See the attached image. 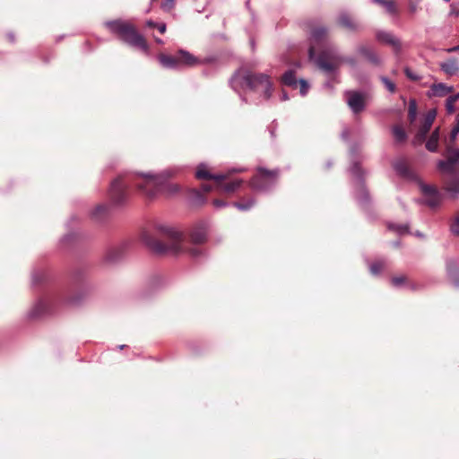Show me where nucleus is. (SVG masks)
Wrapping results in <instances>:
<instances>
[{
	"mask_svg": "<svg viewBox=\"0 0 459 459\" xmlns=\"http://www.w3.org/2000/svg\"><path fill=\"white\" fill-rule=\"evenodd\" d=\"M418 4H416V2H411L410 1V4H409V8H410V11L411 13H415L418 9Z\"/></svg>",
	"mask_w": 459,
	"mask_h": 459,
	"instance_id": "3c124183",
	"label": "nucleus"
},
{
	"mask_svg": "<svg viewBox=\"0 0 459 459\" xmlns=\"http://www.w3.org/2000/svg\"><path fill=\"white\" fill-rule=\"evenodd\" d=\"M357 152L358 148L356 146H352L351 149V155L352 158H355Z\"/></svg>",
	"mask_w": 459,
	"mask_h": 459,
	"instance_id": "5fc2aeb1",
	"label": "nucleus"
},
{
	"mask_svg": "<svg viewBox=\"0 0 459 459\" xmlns=\"http://www.w3.org/2000/svg\"><path fill=\"white\" fill-rule=\"evenodd\" d=\"M212 204L216 208H223L228 205V204L226 202H224L222 200H219V199H214Z\"/></svg>",
	"mask_w": 459,
	"mask_h": 459,
	"instance_id": "09e8293b",
	"label": "nucleus"
},
{
	"mask_svg": "<svg viewBox=\"0 0 459 459\" xmlns=\"http://www.w3.org/2000/svg\"><path fill=\"white\" fill-rule=\"evenodd\" d=\"M454 91L453 86H447L443 82L434 83L430 86L429 96L444 97Z\"/></svg>",
	"mask_w": 459,
	"mask_h": 459,
	"instance_id": "aec40b11",
	"label": "nucleus"
},
{
	"mask_svg": "<svg viewBox=\"0 0 459 459\" xmlns=\"http://www.w3.org/2000/svg\"><path fill=\"white\" fill-rule=\"evenodd\" d=\"M346 102L353 114H359L366 108L364 92L359 91H345Z\"/></svg>",
	"mask_w": 459,
	"mask_h": 459,
	"instance_id": "9d476101",
	"label": "nucleus"
},
{
	"mask_svg": "<svg viewBox=\"0 0 459 459\" xmlns=\"http://www.w3.org/2000/svg\"><path fill=\"white\" fill-rule=\"evenodd\" d=\"M449 16L458 17L459 16V4L453 3L450 4Z\"/></svg>",
	"mask_w": 459,
	"mask_h": 459,
	"instance_id": "49530a36",
	"label": "nucleus"
},
{
	"mask_svg": "<svg viewBox=\"0 0 459 459\" xmlns=\"http://www.w3.org/2000/svg\"><path fill=\"white\" fill-rule=\"evenodd\" d=\"M71 238H72V236H71V235H69V234H68V235H65V236L63 238L62 241H63V242L69 241Z\"/></svg>",
	"mask_w": 459,
	"mask_h": 459,
	"instance_id": "bf43d9fd",
	"label": "nucleus"
},
{
	"mask_svg": "<svg viewBox=\"0 0 459 459\" xmlns=\"http://www.w3.org/2000/svg\"><path fill=\"white\" fill-rule=\"evenodd\" d=\"M380 80L384 83L385 87L387 89L388 91H390L391 93H394L395 91L396 85L394 84V82H393L385 76H381Z\"/></svg>",
	"mask_w": 459,
	"mask_h": 459,
	"instance_id": "c9c22d12",
	"label": "nucleus"
},
{
	"mask_svg": "<svg viewBox=\"0 0 459 459\" xmlns=\"http://www.w3.org/2000/svg\"><path fill=\"white\" fill-rule=\"evenodd\" d=\"M393 168L399 177L408 181L417 182L418 185H420V181L421 180L419 178L416 172L407 164L405 160L399 159L395 160L393 163Z\"/></svg>",
	"mask_w": 459,
	"mask_h": 459,
	"instance_id": "9b49d317",
	"label": "nucleus"
},
{
	"mask_svg": "<svg viewBox=\"0 0 459 459\" xmlns=\"http://www.w3.org/2000/svg\"><path fill=\"white\" fill-rule=\"evenodd\" d=\"M376 38L378 41L384 42L386 45L392 46L396 54H399L402 49V44L400 39L395 37L393 33L385 30H379L376 34Z\"/></svg>",
	"mask_w": 459,
	"mask_h": 459,
	"instance_id": "4468645a",
	"label": "nucleus"
},
{
	"mask_svg": "<svg viewBox=\"0 0 459 459\" xmlns=\"http://www.w3.org/2000/svg\"><path fill=\"white\" fill-rule=\"evenodd\" d=\"M404 276H395L391 279L392 285L394 287H401L405 282Z\"/></svg>",
	"mask_w": 459,
	"mask_h": 459,
	"instance_id": "79ce46f5",
	"label": "nucleus"
},
{
	"mask_svg": "<svg viewBox=\"0 0 459 459\" xmlns=\"http://www.w3.org/2000/svg\"><path fill=\"white\" fill-rule=\"evenodd\" d=\"M327 28L324 26L316 27L311 31L309 37L311 45L308 48L309 60L328 74L335 73L342 63L355 67L357 60L354 57L342 56L334 46L327 44Z\"/></svg>",
	"mask_w": 459,
	"mask_h": 459,
	"instance_id": "f03ea898",
	"label": "nucleus"
},
{
	"mask_svg": "<svg viewBox=\"0 0 459 459\" xmlns=\"http://www.w3.org/2000/svg\"><path fill=\"white\" fill-rule=\"evenodd\" d=\"M240 97H241V99H242V100H243L244 102H247V100H246V98H245V97H243V96H241V95H240Z\"/></svg>",
	"mask_w": 459,
	"mask_h": 459,
	"instance_id": "338daca9",
	"label": "nucleus"
},
{
	"mask_svg": "<svg viewBox=\"0 0 459 459\" xmlns=\"http://www.w3.org/2000/svg\"><path fill=\"white\" fill-rule=\"evenodd\" d=\"M448 153L447 160L456 165L459 162V149H448Z\"/></svg>",
	"mask_w": 459,
	"mask_h": 459,
	"instance_id": "4c0bfd02",
	"label": "nucleus"
},
{
	"mask_svg": "<svg viewBox=\"0 0 459 459\" xmlns=\"http://www.w3.org/2000/svg\"><path fill=\"white\" fill-rule=\"evenodd\" d=\"M414 234L417 237H420V238L423 237V235L420 232H419V231H416Z\"/></svg>",
	"mask_w": 459,
	"mask_h": 459,
	"instance_id": "680f3d73",
	"label": "nucleus"
},
{
	"mask_svg": "<svg viewBox=\"0 0 459 459\" xmlns=\"http://www.w3.org/2000/svg\"><path fill=\"white\" fill-rule=\"evenodd\" d=\"M201 189H202V191H201L202 193L203 192L204 193H208V192H210L212 189V187L209 184H203L202 186H201Z\"/></svg>",
	"mask_w": 459,
	"mask_h": 459,
	"instance_id": "8fccbe9b",
	"label": "nucleus"
},
{
	"mask_svg": "<svg viewBox=\"0 0 459 459\" xmlns=\"http://www.w3.org/2000/svg\"><path fill=\"white\" fill-rule=\"evenodd\" d=\"M385 267L384 260H377L369 264V271L373 275H378Z\"/></svg>",
	"mask_w": 459,
	"mask_h": 459,
	"instance_id": "2f4dec72",
	"label": "nucleus"
},
{
	"mask_svg": "<svg viewBox=\"0 0 459 459\" xmlns=\"http://www.w3.org/2000/svg\"><path fill=\"white\" fill-rule=\"evenodd\" d=\"M300 85V94L302 96H305L307 95V91H308V88H309V85L307 83V82L304 79H300L299 82H298Z\"/></svg>",
	"mask_w": 459,
	"mask_h": 459,
	"instance_id": "37998d69",
	"label": "nucleus"
},
{
	"mask_svg": "<svg viewBox=\"0 0 459 459\" xmlns=\"http://www.w3.org/2000/svg\"><path fill=\"white\" fill-rule=\"evenodd\" d=\"M281 83L285 86L297 88L298 81L295 72L291 69L287 70L281 76Z\"/></svg>",
	"mask_w": 459,
	"mask_h": 459,
	"instance_id": "393cba45",
	"label": "nucleus"
},
{
	"mask_svg": "<svg viewBox=\"0 0 459 459\" xmlns=\"http://www.w3.org/2000/svg\"><path fill=\"white\" fill-rule=\"evenodd\" d=\"M45 273L34 271L31 275V281L32 285L35 286L36 284L41 282L45 279Z\"/></svg>",
	"mask_w": 459,
	"mask_h": 459,
	"instance_id": "e433bc0d",
	"label": "nucleus"
},
{
	"mask_svg": "<svg viewBox=\"0 0 459 459\" xmlns=\"http://www.w3.org/2000/svg\"><path fill=\"white\" fill-rule=\"evenodd\" d=\"M458 134H459V117H457L456 124L451 130V133H450L451 141H455L456 139Z\"/></svg>",
	"mask_w": 459,
	"mask_h": 459,
	"instance_id": "c03bdc74",
	"label": "nucleus"
},
{
	"mask_svg": "<svg viewBox=\"0 0 459 459\" xmlns=\"http://www.w3.org/2000/svg\"><path fill=\"white\" fill-rule=\"evenodd\" d=\"M52 303L48 299H40L29 311L28 316L30 319H38L52 314Z\"/></svg>",
	"mask_w": 459,
	"mask_h": 459,
	"instance_id": "f8f14e48",
	"label": "nucleus"
},
{
	"mask_svg": "<svg viewBox=\"0 0 459 459\" xmlns=\"http://www.w3.org/2000/svg\"><path fill=\"white\" fill-rule=\"evenodd\" d=\"M349 137H350L349 129L348 128L343 129V131L342 132V138L346 141L349 139Z\"/></svg>",
	"mask_w": 459,
	"mask_h": 459,
	"instance_id": "603ef678",
	"label": "nucleus"
},
{
	"mask_svg": "<svg viewBox=\"0 0 459 459\" xmlns=\"http://www.w3.org/2000/svg\"><path fill=\"white\" fill-rule=\"evenodd\" d=\"M383 6L389 14H396L397 8L394 0H387Z\"/></svg>",
	"mask_w": 459,
	"mask_h": 459,
	"instance_id": "58836bf2",
	"label": "nucleus"
},
{
	"mask_svg": "<svg viewBox=\"0 0 459 459\" xmlns=\"http://www.w3.org/2000/svg\"><path fill=\"white\" fill-rule=\"evenodd\" d=\"M175 4V0H163L161 3V8L165 12H169Z\"/></svg>",
	"mask_w": 459,
	"mask_h": 459,
	"instance_id": "a18cd8bd",
	"label": "nucleus"
},
{
	"mask_svg": "<svg viewBox=\"0 0 459 459\" xmlns=\"http://www.w3.org/2000/svg\"><path fill=\"white\" fill-rule=\"evenodd\" d=\"M108 212V206L106 204H99L92 210L91 217L95 221H101L105 218Z\"/></svg>",
	"mask_w": 459,
	"mask_h": 459,
	"instance_id": "bb28decb",
	"label": "nucleus"
},
{
	"mask_svg": "<svg viewBox=\"0 0 459 459\" xmlns=\"http://www.w3.org/2000/svg\"><path fill=\"white\" fill-rule=\"evenodd\" d=\"M357 53L367 59L370 64L378 66L381 65V58L377 53L367 45H359L357 47Z\"/></svg>",
	"mask_w": 459,
	"mask_h": 459,
	"instance_id": "2eb2a0df",
	"label": "nucleus"
},
{
	"mask_svg": "<svg viewBox=\"0 0 459 459\" xmlns=\"http://www.w3.org/2000/svg\"><path fill=\"white\" fill-rule=\"evenodd\" d=\"M249 4H250V0H247V1L246 2V6H247V8H249Z\"/></svg>",
	"mask_w": 459,
	"mask_h": 459,
	"instance_id": "0e129e2a",
	"label": "nucleus"
},
{
	"mask_svg": "<svg viewBox=\"0 0 459 459\" xmlns=\"http://www.w3.org/2000/svg\"><path fill=\"white\" fill-rule=\"evenodd\" d=\"M158 60L164 68L178 69L181 65L195 66L198 65L212 64L216 59L214 57L200 59L190 52L180 49L178 51L176 56L160 54L158 56Z\"/></svg>",
	"mask_w": 459,
	"mask_h": 459,
	"instance_id": "423d86ee",
	"label": "nucleus"
},
{
	"mask_svg": "<svg viewBox=\"0 0 459 459\" xmlns=\"http://www.w3.org/2000/svg\"><path fill=\"white\" fill-rule=\"evenodd\" d=\"M420 191L424 196L423 199H418L419 204H425L431 209L438 207L442 202L441 193L434 186L428 185L420 181Z\"/></svg>",
	"mask_w": 459,
	"mask_h": 459,
	"instance_id": "1a4fd4ad",
	"label": "nucleus"
},
{
	"mask_svg": "<svg viewBox=\"0 0 459 459\" xmlns=\"http://www.w3.org/2000/svg\"><path fill=\"white\" fill-rule=\"evenodd\" d=\"M448 53L459 51V45L450 48L446 50Z\"/></svg>",
	"mask_w": 459,
	"mask_h": 459,
	"instance_id": "6e6d98bb",
	"label": "nucleus"
},
{
	"mask_svg": "<svg viewBox=\"0 0 459 459\" xmlns=\"http://www.w3.org/2000/svg\"><path fill=\"white\" fill-rule=\"evenodd\" d=\"M387 0H371L372 3L374 4H380V5H384L385 3L386 2Z\"/></svg>",
	"mask_w": 459,
	"mask_h": 459,
	"instance_id": "4d7b16f0",
	"label": "nucleus"
},
{
	"mask_svg": "<svg viewBox=\"0 0 459 459\" xmlns=\"http://www.w3.org/2000/svg\"><path fill=\"white\" fill-rule=\"evenodd\" d=\"M437 169L443 172L450 175L451 178L459 176L455 170V164L452 163L449 160H440L437 162Z\"/></svg>",
	"mask_w": 459,
	"mask_h": 459,
	"instance_id": "412c9836",
	"label": "nucleus"
},
{
	"mask_svg": "<svg viewBox=\"0 0 459 459\" xmlns=\"http://www.w3.org/2000/svg\"><path fill=\"white\" fill-rule=\"evenodd\" d=\"M207 226L205 223L196 225L191 231L190 238L194 244H202L206 240Z\"/></svg>",
	"mask_w": 459,
	"mask_h": 459,
	"instance_id": "dca6fc26",
	"label": "nucleus"
},
{
	"mask_svg": "<svg viewBox=\"0 0 459 459\" xmlns=\"http://www.w3.org/2000/svg\"><path fill=\"white\" fill-rule=\"evenodd\" d=\"M232 171L233 172H242V171H244V169H233Z\"/></svg>",
	"mask_w": 459,
	"mask_h": 459,
	"instance_id": "e2e57ef3",
	"label": "nucleus"
},
{
	"mask_svg": "<svg viewBox=\"0 0 459 459\" xmlns=\"http://www.w3.org/2000/svg\"><path fill=\"white\" fill-rule=\"evenodd\" d=\"M436 115H437V113H436L435 109L429 110L425 115L422 124L420 125V126L417 132V134H416V138L419 141H424L426 139L427 134H429V132L433 125V122L436 118Z\"/></svg>",
	"mask_w": 459,
	"mask_h": 459,
	"instance_id": "ddd939ff",
	"label": "nucleus"
},
{
	"mask_svg": "<svg viewBox=\"0 0 459 459\" xmlns=\"http://www.w3.org/2000/svg\"><path fill=\"white\" fill-rule=\"evenodd\" d=\"M123 256V248L116 247L109 248L105 255V260L108 263H116Z\"/></svg>",
	"mask_w": 459,
	"mask_h": 459,
	"instance_id": "b1692460",
	"label": "nucleus"
},
{
	"mask_svg": "<svg viewBox=\"0 0 459 459\" xmlns=\"http://www.w3.org/2000/svg\"><path fill=\"white\" fill-rule=\"evenodd\" d=\"M279 175L278 169L269 170L264 167H258L255 175L250 179V186L255 191L268 192L275 186Z\"/></svg>",
	"mask_w": 459,
	"mask_h": 459,
	"instance_id": "0eeeda50",
	"label": "nucleus"
},
{
	"mask_svg": "<svg viewBox=\"0 0 459 459\" xmlns=\"http://www.w3.org/2000/svg\"><path fill=\"white\" fill-rule=\"evenodd\" d=\"M191 203L197 205H201L205 203V197L201 190H192Z\"/></svg>",
	"mask_w": 459,
	"mask_h": 459,
	"instance_id": "7c9ffc66",
	"label": "nucleus"
},
{
	"mask_svg": "<svg viewBox=\"0 0 459 459\" xmlns=\"http://www.w3.org/2000/svg\"><path fill=\"white\" fill-rule=\"evenodd\" d=\"M281 100L282 101H285V100H289L288 93H287L285 91H282V92H281Z\"/></svg>",
	"mask_w": 459,
	"mask_h": 459,
	"instance_id": "864d4df0",
	"label": "nucleus"
},
{
	"mask_svg": "<svg viewBox=\"0 0 459 459\" xmlns=\"http://www.w3.org/2000/svg\"><path fill=\"white\" fill-rule=\"evenodd\" d=\"M254 204H255V200L253 198L248 199L247 201H243V202H235L232 204V205L234 207L238 208L240 211H247L251 207H253Z\"/></svg>",
	"mask_w": 459,
	"mask_h": 459,
	"instance_id": "f704fd0d",
	"label": "nucleus"
},
{
	"mask_svg": "<svg viewBox=\"0 0 459 459\" xmlns=\"http://www.w3.org/2000/svg\"><path fill=\"white\" fill-rule=\"evenodd\" d=\"M146 25L149 27V28H157L158 30L160 32V33H164L166 31V29H167V26L164 22H160V23H157L155 22H152V21H148L146 22Z\"/></svg>",
	"mask_w": 459,
	"mask_h": 459,
	"instance_id": "ea45409f",
	"label": "nucleus"
},
{
	"mask_svg": "<svg viewBox=\"0 0 459 459\" xmlns=\"http://www.w3.org/2000/svg\"><path fill=\"white\" fill-rule=\"evenodd\" d=\"M7 37H8L9 40H10L12 43H13V42H14L15 38H14L13 33H8V34H7Z\"/></svg>",
	"mask_w": 459,
	"mask_h": 459,
	"instance_id": "13d9d810",
	"label": "nucleus"
},
{
	"mask_svg": "<svg viewBox=\"0 0 459 459\" xmlns=\"http://www.w3.org/2000/svg\"><path fill=\"white\" fill-rule=\"evenodd\" d=\"M195 178L198 179H213L216 182L223 181L227 176L225 174H212L206 169L204 164H200L195 171Z\"/></svg>",
	"mask_w": 459,
	"mask_h": 459,
	"instance_id": "f3484780",
	"label": "nucleus"
},
{
	"mask_svg": "<svg viewBox=\"0 0 459 459\" xmlns=\"http://www.w3.org/2000/svg\"><path fill=\"white\" fill-rule=\"evenodd\" d=\"M440 69L448 75H455L459 71V66L455 58H450L440 64Z\"/></svg>",
	"mask_w": 459,
	"mask_h": 459,
	"instance_id": "4be33fe9",
	"label": "nucleus"
},
{
	"mask_svg": "<svg viewBox=\"0 0 459 459\" xmlns=\"http://www.w3.org/2000/svg\"><path fill=\"white\" fill-rule=\"evenodd\" d=\"M439 141V128H436L430 134L426 143V149L431 152H437Z\"/></svg>",
	"mask_w": 459,
	"mask_h": 459,
	"instance_id": "5701e85b",
	"label": "nucleus"
},
{
	"mask_svg": "<svg viewBox=\"0 0 459 459\" xmlns=\"http://www.w3.org/2000/svg\"><path fill=\"white\" fill-rule=\"evenodd\" d=\"M404 74L408 79H410L412 82H418L421 79V76L414 73L411 69L409 67L404 68Z\"/></svg>",
	"mask_w": 459,
	"mask_h": 459,
	"instance_id": "a19ab883",
	"label": "nucleus"
},
{
	"mask_svg": "<svg viewBox=\"0 0 459 459\" xmlns=\"http://www.w3.org/2000/svg\"><path fill=\"white\" fill-rule=\"evenodd\" d=\"M453 196L459 195V176L451 178V182L445 187Z\"/></svg>",
	"mask_w": 459,
	"mask_h": 459,
	"instance_id": "cd10ccee",
	"label": "nucleus"
},
{
	"mask_svg": "<svg viewBox=\"0 0 459 459\" xmlns=\"http://www.w3.org/2000/svg\"><path fill=\"white\" fill-rule=\"evenodd\" d=\"M349 172L353 177L357 178V179L359 181V187L356 192L357 202L361 206H366L370 202V196H369V193L364 184L365 171L360 167L359 161L352 160L351 165L349 169Z\"/></svg>",
	"mask_w": 459,
	"mask_h": 459,
	"instance_id": "6e6552de",
	"label": "nucleus"
},
{
	"mask_svg": "<svg viewBox=\"0 0 459 459\" xmlns=\"http://www.w3.org/2000/svg\"><path fill=\"white\" fill-rule=\"evenodd\" d=\"M155 41H156L158 44H163V40H162V39H160L156 38V39H155Z\"/></svg>",
	"mask_w": 459,
	"mask_h": 459,
	"instance_id": "052dcab7",
	"label": "nucleus"
},
{
	"mask_svg": "<svg viewBox=\"0 0 459 459\" xmlns=\"http://www.w3.org/2000/svg\"><path fill=\"white\" fill-rule=\"evenodd\" d=\"M155 230L161 236L168 238L169 244H164L150 232L143 231L142 239L143 243L155 254L163 255L166 253L179 254L187 252L191 256L197 258L201 255V250L198 247H192L187 249L185 246L183 235L180 231L173 227L159 224Z\"/></svg>",
	"mask_w": 459,
	"mask_h": 459,
	"instance_id": "7ed1b4c3",
	"label": "nucleus"
},
{
	"mask_svg": "<svg viewBox=\"0 0 459 459\" xmlns=\"http://www.w3.org/2000/svg\"><path fill=\"white\" fill-rule=\"evenodd\" d=\"M331 165H332V164H331V162H328V163H327V167H328V168H330V167H331Z\"/></svg>",
	"mask_w": 459,
	"mask_h": 459,
	"instance_id": "774afa93",
	"label": "nucleus"
},
{
	"mask_svg": "<svg viewBox=\"0 0 459 459\" xmlns=\"http://www.w3.org/2000/svg\"><path fill=\"white\" fill-rule=\"evenodd\" d=\"M338 24L349 30L355 31L359 30V24L352 20L351 15L346 12H342L338 16Z\"/></svg>",
	"mask_w": 459,
	"mask_h": 459,
	"instance_id": "6ab92c4d",
	"label": "nucleus"
},
{
	"mask_svg": "<svg viewBox=\"0 0 459 459\" xmlns=\"http://www.w3.org/2000/svg\"><path fill=\"white\" fill-rule=\"evenodd\" d=\"M459 100V93L450 95L446 100V108L448 114L455 111V103Z\"/></svg>",
	"mask_w": 459,
	"mask_h": 459,
	"instance_id": "473e14b6",
	"label": "nucleus"
},
{
	"mask_svg": "<svg viewBox=\"0 0 459 459\" xmlns=\"http://www.w3.org/2000/svg\"><path fill=\"white\" fill-rule=\"evenodd\" d=\"M392 133L396 143H403L407 139L404 129L400 126H393Z\"/></svg>",
	"mask_w": 459,
	"mask_h": 459,
	"instance_id": "c85d7f7f",
	"label": "nucleus"
},
{
	"mask_svg": "<svg viewBox=\"0 0 459 459\" xmlns=\"http://www.w3.org/2000/svg\"><path fill=\"white\" fill-rule=\"evenodd\" d=\"M422 0H411V2H416V4H420Z\"/></svg>",
	"mask_w": 459,
	"mask_h": 459,
	"instance_id": "69168bd1",
	"label": "nucleus"
},
{
	"mask_svg": "<svg viewBox=\"0 0 459 459\" xmlns=\"http://www.w3.org/2000/svg\"><path fill=\"white\" fill-rule=\"evenodd\" d=\"M388 229L391 230L395 231L398 235H404L409 234V225L408 224H395V223H389Z\"/></svg>",
	"mask_w": 459,
	"mask_h": 459,
	"instance_id": "c756f323",
	"label": "nucleus"
},
{
	"mask_svg": "<svg viewBox=\"0 0 459 459\" xmlns=\"http://www.w3.org/2000/svg\"><path fill=\"white\" fill-rule=\"evenodd\" d=\"M230 85L237 92L247 90L265 100H270L273 91V84L269 74L248 70L236 71L230 80Z\"/></svg>",
	"mask_w": 459,
	"mask_h": 459,
	"instance_id": "20e7f679",
	"label": "nucleus"
},
{
	"mask_svg": "<svg viewBox=\"0 0 459 459\" xmlns=\"http://www.w3.org/2000/svg\"><path fill=\"white\" fill-rule=\"evenodd\" d=\"M417 117V102L414 99L410 100L408 106V117L409 120L412 123L416 119Z\"/></svg>",
	"mask_w": 459,
	"mask_h": 459,
	"instance_id": "72a5a7b5",
	"label": "nucleus"
},
{
	"mask_svg": "<svg viewBox=\"0 0 459 459\" xmlns=\"http://www.w3.org/2000/svg\"><path fill=\"white\" fill-rule=\"evenodd\" d=\"M105 26L122 42L145 53L148 52L149 47L144 37L138 32L135 26L130 22L117 19L106 22Z\"/></svg>",
	"mask_w": 459,
	"mask_h": 459,
	"instance_id": "39448f33",
	"label": "nucleus"
},
{
	"mask_svg": "<svg viewBox=\"0 0 459 459\" xmlns=\"http://www.w3.org/2000/svg\"><path fill=\"white\" fill-rule=\"evenodd\" d=\"M242 182L243 181L241 179H236L228 183H222V181L216 183L218 185V187H220L224 192L232 193L241 186Z\"/></svg>",
	"mask_w": 459,
	"mask_h": 459,
	"instance_id": "a878e982",
	"label": "nucleus"
},
{
	"mask_svg": "<svg viewBox=\"0 0 459 459\" xmlns=\"http://www.w3.org/2000/svg\"><path fill=\"white\" fill-rule=\"evenodd\" d=\"M178 168H169L160 173L125 174L120 175L111 182L109 196L115 204H124L128 197V190L136 187L149 198L156 196L164 191L175 193L178 190L177 185L168 183V180L178 172Z\"/></svg>",
	"mask_w": 459,
	"mask_h": 459,
	"instance_id": "f257e3e1",
	"label": "nucleus"
},
{
	"mask_svg": "<svg viewBox=\"0 0 459 459\" xmlns=\"http://www.w3.org/2000/svg\"><path fill=\"white\" fill-rule=\"evenodd\" d=\"M450 230L453 234L459 235V216L456 217L455 221L451 224Z\"/></svg>",
	"mask_w": 459,
	"mask_h": 459,
	"instance_id": "de8ad7c7",
	"label": "nucleus"
},
{
	"mask_svg": "<svg viewBox=\"0 0 459 459\" xmlns=\"http://www.w3.org/2000/svg\"><path fill=\"white\" fill-rule=\"evenodd\" d=\"M446 273L454 286L459 288V268L455 259L446 260Z\"/></svg>",
	"mask_w": 459,
	"mask_h": 459,
	"instance_id": "a211bd4d",
	"label": "nucleus"
}]
</instances>
